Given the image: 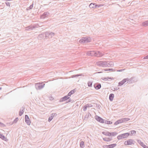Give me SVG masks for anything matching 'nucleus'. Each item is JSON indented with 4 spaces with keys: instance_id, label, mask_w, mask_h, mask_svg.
<instances>
[{
    "instance_id": "54",
    "label": "nucleus",
    "mask_w": 148,
    "mask_h": 148,
    "mask_svg": "<svg viewBox=\"0 0 148 148\" xmlns=\"http://www.w3.org/2000/svg\"><path fill=\"white\" fill-rule=\"evenodd\" d=\"M1 134V133H0V134Z\"/></svg>"
},
{
    "instance_id": "9",
    "label": "nucleus",
    "mask_w": 148,
    "mask_h": 148,
    "mask_svg": "<svg viewBox=\"0 0 148 148\" xmlns=\"http://www.w3.org/2000/svg\"><path fill=\"white\" fill-rule=\"evenodd\" d=\"M95 119L101 123H104L105 120L98 116L96 115L95 116Z\"/></svg>"
},
{
    "instance_id": "47",
    "label": "nucleus",
    "mask_w": 148,
    "mask_h": 148,
    "mask_svg": "<svg viewBox=\"0 0 148 148\" xmlns=\"http://www.w3.org/2000/svg\"><path fill=\"white\" fill-rule=\"evenodd\" d=\"M125 69H122L120 70H117V71H119V72H121L123 71V70H124Z\"/></svg>"
},
{
    "instance_id": "27",
    "label": "nucleus",
    "mask_w": 148,
    "mask_h": 148,
    "mask_svg": "<svg viewBox=\"0 0 148 148\" xmlns=\"http://www.w3.org/2000/svg\"><path fill=\"white\" fill-rule=\"evenodd\" d=\"M95 3H91L89 5V7L90 8H95Z\"/></svg>"
},
{
    "instance_id": "25",
    "label": "nucleus",
    "mask_w": 148,
    "mask_h": 148,
    "mask_svg": "<svg viewBox=\"0 0 148 148\" xmlns=\"http://www.w3.org/2000/svg\"><path fill=\"white\" fill-rule=\"evenodd\" d=\"M82 74H78L75 75H73L71 76V77L72 78H74L76 77H78L79 76H82Z\"/></svg>"
},
{
    "instance_id": "34",
    "label": "nucleus",
    "mask_w": 148,
    "mask_h": 148,
    "mask_svg": "<svg viewBox=\"0 0 148 148\" xmlns=\"http://www.w3.org/2000/svg\"><path fill=\"white\" fill-rule=\"evenodd\" d=\"M130 132H131V134L132 135L136 134V131L134 130L131 131Z\"/></svg>"
},
{
    "instance_id": "5",
    "label": "nucleus",
    "mask_w": 148,
    "mask_h": 148,
    "mask_svg": "<svg viewBox=\"0 0 148 148\" xmlns=\"http://www.w3.org/2000/svg\"><path fill=\"white\" fill-rule=\"evenodd\" d=\"M130 120L129 118H123L116 121L114 123L115 125H117L118 124L123 123H125Z\"/></svg>"
},
{
    "instance_id": "52",
    "label": "nucleus",
    "mask_w": 148,
    "mask_h": 148,
    "mask_svg": "<svg viewBox=\"0 0 148 148\" xmlns=\"http://www.w3.org/2000/svg\"><path fill=\"white\" fill-rule=\"evenodd\" d=\"M1 89H2V88H1V87H0V90H1Z\"/></svg>"
},
{
    "instance_id": "24",
    "label": "nucleus",
    "mask_w": 148,
    "mask_h": 148,
    "mask_svg": "<svg viewBox=\"0 0 148 148\" xmlns=\"http://www.w3.org/2000/svg\"><path fill=\"white\" fill-rule=\"evenodd\" d=\"M109 148H113L116 146V144H113L108 145Z\"/></svg>"
},
{
    "instance_id": "30",
    "label": "nucleus",
    "mask_w": 148,
    "mask_h": 148,
    "mask_svg": "<svg viewBox=\"0 0 148 148\" xmlns=\"http://www.w3.org/2000/svg\"><path fill=\"white\" fill-rule=\"evenodd\" d=\"M23 110H24V109H23H23L22 110V111H21V109L20 110V111L19 112V115L20 116H21L23 114V113L24 112Z\"/></svg>"
},
{
    "instance_id": "31",
    "label": "nucleus",
    "mask_w": 148,
    "mask_h": 148,
    "mask_svg": "<svg viewBox=\"0 0 148 148\" xmlns=\"http://www.w3.org/2000/svg\"><path fill=\"white\" fill-rule=\"evenodd\" d=\"M84 145V142L83 141H81L80 143V147L81 148H82L83 147Z\"/></svg>"
},
{
    "instance_id": "28",
    "label": "nucleus",
    "mask_w": 148,
    "mask_h": 148,
    "mask_svg": "<svg viewBox=\"0 0 148 148\" xmlns=\"http://www.w3.org/2000/svg\"><path fill=\"white\" fill-rule=\"evenodd\" d=\"M92 81H89L88 82V85L89 87H91L92 86Z\"/></svg>"
},
{
    "instance_id": "16",
    "label": "nucleus",
    "mask_w": 148,
    "mask_h": 148,
    "mask_svg": "<svg viewBox=\"0 0 148 148\" xmlns=\"http://www.w3.org/2000/svg\"><path fill=\"white\" fill-rule=\"evenodd\" d=\"M141 26L144 27L148 26V21L143 22L141 24Z\"/></svg>"
},
{
    "instance_id": "46",
    "label": "nucleus",
    "mask_w": 148,
    "mask_h": 148,
    "mask_svg": "<svg viewBox=\"0 0 148 148\" xmlns=\"http://www.w3.org/2000/svg\"><path fill=\"white\" fill-rule=\"evenodd\" d=\"M4 124L1 122H0V126H3Z\"/></svg>"
},
{
    "instance_id": "42",
    "label": "nucleus",
    "mask_w": 148,
    "mask_h": 148,
    "mask_svg": "<svg viewBox=\"0 0 148 148\" xmlns=\"http://www.w3.org/2000/svg\"><path fill=\"white\" fill-rule=\"evenodd\" d=\"M33 4H32V5H31L29 6V7L28 8L29 9H32L33 7Z\"/></svg>"
},
{
    "instance_id": "36",
    "label": "nucleus",
    "mask_w": 148,
    "mask_h": 148,
    "mask_svg": "<svg viewBox=\"0 0 148 148\" xmlns=\"http://www.w3.org/2000/svg\"><path fill=\"white\" fill-rule=\"evenodd\" d=\"M112 79L111 78V77H105V78H104L103 79L104 81H106L108 80V79Z\"/></svg>"
},
{
    "instance_id": "2",
    "label": "nucleus",
    "mask_w": 148,
    "mask_h": 148,
    "mask_svg": "<svg viewBox=\"0 0 148 148\" xmlns=\"http://www.w3.org/2000/svg\"><path fill=\"white\" fill-rule=\"evenodd\" d=\"M86 54L88 56H95L97 57H101L103 55V54L99 51H88L87 52Z\"/></svg>"
},
{
    "instance_id": "33",
    "label": "nucleus",
    "mask_w": 148,
    "mask_h": 148,
    "mask_svg": "<svg viewBox=\"0 0 148 148\" xmlns=\"http://www.w3.org/2000/svg\"><path fill=\"white\" fill-rule=\"evenodd\" d=\"M106 71H115V70L114 69H106L105 70Z\"/></svg>"
},
{
    "instance_id": "7",
    "label": "nucleus",
    "mask_w": 148,
    "mask_h": 148,
    "mask_svg": "<svg viewBox=\"0 0 148 148\" xmlns=\"http://www.w3.org/2000/svg\"><path fill=\"white\" fill-rule=\"evenodd\" d=\"M45 85V84L42 83H37L35 84V88L37 90H40Z\"/></svg>"
},
{
    "instance_id": "43",
    "label": "nucleus",
    "mask_w": 148,
    "mask_h": 148,
    "mask_svg": "<svg viewBox=\"0 0 148 148\" xmlns=\"http://www.w3.org/2000/svg\"><path fill=\"white\" fill-rule=\"evenodd\" d=\"M88 107H91L92 106V105L91 104H86Z\"/></svg>"
},
{
    "instance_id": "32",
    "label": "nucleus",
    "mask_w": 148,
    "mask_h": 148,
    "mask_svg": "<svg viewBox=\"0 0 148 148\" xmlns=\"http://www.w3.org/2000/svg\"><path fill=\"white\" fill-rule=\"evenodd\" d=\"M117 138L119 140H120L123 139V138L121 134L118 136H117Z\"/></svg>"
},
{
    "instance_id": "41",
    "label": "nucleus",
    "mask_w": 148,
    "mask_h": 148,
    "mask_svg": "<svg viewBox=\"0 0 148 148\" xmlns=\"http://www.w3.org/2000/svg\"><path fill=\"white\" fill-rule=\"evenodd\" d=\"M124 79V80H125V82H126L127 81H130V79L129 78H126Z\"/></svg>"
},
{
    "instance_id": "4",
    "label": "nucleus",
    "mask_w": 148,
    "mask_h": 148,
    "mask_svg": "<svg viewBox=\"0 0 148 148\" xmlns=\"http://www.w3.org/2000/svg\"><path fill=\"white\" fill-rule=\"evenodd\" d=\"M91 41V40L90 37L86 36L85 37L82 38V39L79 40V42L81 43H84L90 42Z\"/></svg>"
},
{
    "instance_id": "6",
    "label": "nucleus",
    "mask_w": 148,
    "mask_h": 148,
    "mask_svg": "<svg viewBox=\"0 0 148 148\" xmlns=\"http://www.w3.org/2000/svg\"><path fill=\"white\" fill-rule=\"evenodd\" d=\"M39 26L38 24H36L34 25H31L25 27V30L27 31H30L32 30L38 28Z\"/></svg>"
},
{
    "instance_id": "11",
    "label": "nucleus",
    "mask_w": 148,
    "mask_h": 148,
    "mask_svg": "<svg viewBox=\"0 0 148 148\" xmlns=\"http://www.w3.org/2000/svg\"><path fill=\"white\" fill-rule=\"evenodd\" d=\"M57 115V114L56 113H52L50 116L49 117L48 119V121L49 122H50L53 119V117L54 116H56Z\"/></svg>"
},
{
    "instance_id": "8",
    "label": "nucleus",
    "mask_w": 148,
    "mask_h": 148,
    "mask_svg": "<svg viewBox=\"0 0 148 148\" xmlns=\"http://www.w3.org/2000/svg\"><path fill=\"white\" fill-rule=\"evenodd\" d=\"M135 143V141L133 139H129L125 141L124 144L125 145H134Z\"/></svg>"
},
{
    "instance_id": "53",
    "label": "nucleus",
    "mask_w": 148,
    "mask_h": 148,
    "mask_svg": "<svg viewBox=\"0 0 148 148\" xmlns=\"http://www.w3.org/2000/svg\"><path fill=\"white\" fill-rule=\"evenodd\" d=\"M88 115H89V114H90L89 113H88Z\"/></svg>"
},
{
    "instance_id": "10",
    "label": "nucleus",
    "mask_w": 148,
    "mask_h": 148,
    "mask_svg": "<svg viewBox=\"0 0 148 148\" xmlns=\"http://www.w3.org/2000/svg\"><path fill=\"white\" fill-rule=\"evenodd\" d=\"M25 121L27 125H29L30 124L31 121L28 116L27 115L25 116Z\"/></svg>"
},
{
    "instance_id": "51",
    "label": "nucleus",
    "mask_w": 148,
    "mask_h": 148,
    "mask_svg": "<svg viewBox=\"0 0 148 148\" xmlns=\"http://www.w3.org/2000/svg\"><path fill=\"white\" fill-rule=\"evenodd\" d=\"M101 107V106H98V107H99V108H100V107Z\"/></svg>"
},
{
    "instance_id": "40",
    "label": "nucleus",
    "mask_w": 148,
    "mask_h": 148,
    "mask_svg": "<svg viewBox=\"0 0 148 148\" xmlns=\"http://www.w3.org/2000/svg\"><path fill=\"white\" fill-rule=\"evenodd\" d=\"M18 118L17 117L14 120L13 122L14 123H16L18 121Z\"/></svg>"
},
{
    "instance_id": "39",
    "label": "nucleus",
    "mask_w": 148,
    "mask_h": 148,
    "mask_svg": "<svg viewBox=\"0 0 148 148\" xmlns=\"http://www.w3.org/2000/svg\"><path fill=\"white\" fill-rule=\"evenodd\" d=\"M5 3L6 4V5L7 6L9 7L10 6V3L9 2H5Z\"/></svg>"
},
{
    "instance_id": "22",
    "label": "nucleus",
    "mask_w": 148,
    "mask_h": 148,
    "mask_svg": "<svg viewBox=\"0 0 148 148\" xmlns=\"http://www.w3.org/2000/svg\"><path fill=\"white\" fill-rule=\"evenodd\" d=\"M102 134L106 136H110V132H102Z\"/></svg>"
},
{
    "instance_id": "48",
    "label": "nucleus",
    "mask_w": 148,
    "mask_h": 148,
    "mask_svg": "<svg viewBox=\"0 0 148 148\" xmlns=\"http://www.w3.org/2000/svg\"><path fill=\"white\" fill-rule=\"evenodd\" d=\"M144 59H148V55L146 56L144 58Z\"/></svg>"
},
{
    "instance_id": "38",
    "label": "nucleus",
    "mask_w": 148,
    "mask_h": 148,
    "mask_svg": "<svg viewBox=\"0 0 148 148\" xmlns=\"http://www.w3.org/2000/svg\"><path fill=\"white\" fill-rule=\"evenodd\" d=\"M142 147H143L144 148H148V146L146 145L145 144H144L143 143V144L141 145Z\"/></svg>"
},
{
    "instance_id": "20",
    "label": "nucleus",
    "mask_w": 148,
    "mask_h": 148,
    "mask_svg": "<svg viewBox=\"0 0 148 148\" xmlns=\"http://www.w3.org/2000/svg\"><path fill=\"white\" fill-rule=\"evenodd\" d=\"M103 139L104 140L107 141L109 142L110 141L112 140V138H103Z\"/></svg>"
},
{
    "instance_id": "37",
    "label": "nucleus",
    "mask_w": 148,
    "mask_h": 148,
    "mask_svg": "<svg viewBox=\"0 0 148 148\" xmlns=\"http://www.w3.org/2000/svg\"><path fill=\"white\" fill-rule=\"evenodd\" d=\"M137 142L139 143L141 145L143 144V143L140 140H137Z\"/></svg>"
},
{
    "instance_id": "50",
    "label": "nucleus",
    "mask_w": 148,
    "mask_h": 148,
    "mask_svg": "<svg viewBox=\"0 0 148 148\" xmlns=\"http://www.w3.org/2000/svg\"><path fill=\"white\" fill-rule=\"evenodd\" d=\"M134 78L133 77H132L131 78H130V81H131Z\"/></svg>"
},
{
    "instance_id": "35",
    "label": "nucleus",
    "mask_w": 148,
    "mask_h": 148,
    "mask_svg": "<svg viewBox=\"0 0 148 148\" xmlns=\"http://www.w3.org/2000/svg\"><path fill=\"white\" fill-rule=\"evenodd\" d=\"M88 108L87 105H85L83 107V111H85L87 109V108Z\"/></svg>"
},
{
    "instance_id": "15",
    "label": "nucleus",
    "mask_w": 148,
    "mask_h": 148,
    "mask_svg": "<svg viewBox=\"0 0 148 148\" xmlns=\"http://www.w3.org/2000/svg\"><path fill=\"white\" fill-rule=\"evenodd\" d=\"M114 95L113 93L110 94L109 96V99L110 101H112L114 98Z\"/></svg>"
},
{
    "instance_id": "49",
    "label": "nucleus",
    "mask_w": 148,
    "mask_h": 148,
    "mask_svg": "<svg viewBox=\"0 0 148 148\" xmlns=\"http://www.w3.org/2000/svg\"><path fill=\"white\" fill-rule=\"evenodd\" d=\"M72 101V100L71 99H69V100H68V102H71Z\"/></svg>"
},
{
    "instance_id": "14",
    "label": "nucleus",
    "mask_w": 148,
    "mask_h": 148,
    "mask_svg": "<svg viewBox=\"0 0 148 148\" xmlns=\"http://www.w3.org/2000/svg\"><path fill=\"white\" fill-rule=\"evenodd\" d=\"M130 134L128 133H126L121 134L122 136L123 139L127 138L130 135Z\"/></svg>"
},
{
    "instance_id": "29",
    "label": "nucleus",
    "mask_w": 148,
    "mask_h": 148,
    "mask_svg": "<svg viewBox=\"0 0 148 148\" xmlns=\"http://www.w3.org/2000/svg\"><path fill=\"white\" fill-rule=\"evenodd\" d=\"M95 6L94 7L95 8H98L101 7L102 5H97V4L95 3Z\"/></svg>"
},
{
    "instance_id": "23",
    "label": "nucleus",
    "mask_w": 148,
    "mask_h": 148,
    "mask_svg": "<svg viewBox=\"0 0 148 148\" xmlns=\"http://www.w3.org/2000/svg\"><path fill=\"white\" fill-rule=\"evenodd\" d=\"M117 134V133L115 132H110V136H116Z\"/></svg>"
},
{
    "instance_id": "21",
    "label": "nucleus",
    "mask_w": 148,
    "mask_h": 148,
    "mask_svg": "<svg viewBox=\"0 0 148 148\" xmlns=\"http://www.w3.org/2000/svg\"><path fill=\"white\" fill-rule=\"evenodd\" d=\"M0 138L3 140L5 141H6L7 138L5 137V136L3 135L2 134H0Z\"/></svg>"
},
{
    "instance_id": "1",
    "label": "nucleus",
    "mask_w": 148,
    "mask_h": 148,
    "mask_svg": "<svg viewBox=\"0 0 148 148\" xmlns=\"http://www.w3.org/2000/svg\"><path fill=\"white\" fill-rule=\"evenodd\" d=\"M96 64L97 66L104 67H112L114 65L112 61H99L97 62Z\"/></svg>"
},
{
    "instance_id": "45",
    "label": "nucleus",
    "mask_w": 148,
    "mask_h": 148,
    "mask_svg": "<svg viewBox=\"0 0 148 148\" xmlns=\"http://www.w3.org/2000/svg\"><path fill=\"white\" fill-rule=\"evenodd\" d=\"M119 89V88L118 87H116V88H114V90H113V91L115 90H117L118 89Z\"/></svg>"
},
{
    "instance_id": "19",
    "label": "nucleus",
    "mask_w": 148,
    "mask_h": 148,
    "mask_svg": "<svg viewBox=\"0 0 148 148\" xmlns=\"http://www.w3.org/2000/svg\"><path fill=\"white\" fill-rule=\"evenodd\" d=\"M125 82V80L123 79L122 81L118 83V86H121Z\"/></svg>"
},
{
    "instance_id": "3",
    "label": "nucleus",
    "mask_w": 148,
    "mask_h": 148,
    "mask_svg": "<svg viewBox=\"0 0 148 148\" xmlns=\"http://www.w3.org/2000/svg\"><path fill=\"white\" fill-rule=\"evenodd\" d=\"M55 34L54 33L51 32H46L45 34H41L39 35V37H42L43 36H45V38H51Z\"/></svg>"
},
{
    "instance_id": "13",
    "label": "nucleus",
    "mask_w": 148,
    "mask_h": 148,
    "mask_svg": "<svg viewBox=\"0 0 148 148\" xmlns=\"http://www.w3.org/2000/svg\"><path fill=\"white\" fill-rule=\"evenodd\" d=\"M49 14V12H44L42 14L41 16V18H44L47 16H48Z\"/></svg>"
},
{
    "instance_id": "44",
    "label": "nucleus",
    "mask_w": 148,
    "mask_h": 148,
    "mask_svg": "<svg viewBox=\"0 0 148 148\" xmlns=\"http://www.w3.org/2000/svg\"><path fill=\"white\" fill-rule=\"evenodd\" d=\"M103 148H109V145H104L103 146Z\"/></svg>"
},
{
    "instance_id": "17",
    "label": "nucleus",
    "mask_w": 148,
    "mask_h": 148,
    "mask_svg": "<svg viewBox=\"0 0 148 148\" xmlns=\"http://www.w3.org/2000/svg\"><path fill=\"white\" fill-rule=\"evenodd\" d=\"M94 87L96 90H98L100 89L101 88V86L100 84H99L95 86V85H94Z\"/></svg>"
},
{
    "instance_id": "26",
    "label": "nucleus",
    "mask_w": 148,
    "mask_h": 148,
    "mask_svg": "<svg viewBox=\"0 0 148 148\" xmlns=\"http://www.w3.org/2000/svg\"><path fill=\"white\" fill-rule=\"evenodd\" d=\"M106 124H111L112 123V122L109 121L105 120L104 123Z\"/></svg>"
},
{
    "instance_id": "12",
    "label": "nucleus",
    "mask_w": 148,
    "mask_h": 148,
    "mask_svg": "<svg viewBox=\"0 0 148 148\" xmlns=\"http://www.w3.org/2000/svg\"><path fill=\"white\" fill-rule=\"evenodd\" d=\"M69 98L68 95L64 96L63 97L61 98L60 100V102H63L64 101L67 100Z\"/></svg>"
},
{
    "instance_id": "18",
    "label": "nucleus",
    "mask_w": 148,
    "mask_h": 148,
    "mask_svg": "<svg viewBox=\"0 0 148 148\" xmlns=\"http://www.w3.org/2000/svg\"><path fill=\"white\" fill-rule=\"evenodd\" d=\"M75 92V91L74 89H73L68 94V96L70 97L71 95L74 93Z\"/></svg>"
}]
</instances>
